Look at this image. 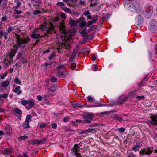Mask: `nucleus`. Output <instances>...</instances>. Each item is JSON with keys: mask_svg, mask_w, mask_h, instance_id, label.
<instances>
[{"mask_svg": "<svg viewBox=\"0 0 157 157\" xmlns=\"http://www.w3.org/2000/svg\"><path fill=\"white\" fill-rule=\"evenodd\" d=\"M94 19V20L92 21H89L87 23V25L88 26H89L91 25L93 23H95L98 20V16H95L93 17Z\"/></svg>", "mask_w": 157, "mask_h": 157, "instance_id": "16", "label": "nucleus"}, {"mask_svg": "<svg viewBox=\"0 0 157 157\" xmlns=\"http://www.w3.org/2000/svg\"><path fill=\"white\" fill-rule=\"evenodd\" d=\"M144 98V96L143 95L138 96L136 97V99L140 100V99H143Z\"/></svg>", "mask_w": 157, "mask_h": 157, "instance_id": "56", "label": "nucleus"}, {"mask_svg": "<svg viewBox=\"0 0 157 157\" xmlns=\"http://www.w3.org/2000/svg\"><path fill=\"white\" fill-rule=\"evenodd\" d=\"M23 127L24 128H29V123L25 121L23 124Z\"/></svg>", "mask_w": 157, "mask_h": 157, "instance_id": "32", "label": "nucleus"}, {"mask_svg": "<svg viewBox=\"0 0 157 157\" xmlns=\"http://www.w3.org/2000/svg\"><path fill=\"white\" fill-rule=\"evenodd\" d=\"M151 118L155 123V126L157 125V113L156 114L152 115L151 117Z\"/></svg>", "mask_w": 157, "mask_h": 157, "instance_id": "18", "label": "nucleus"}, {"mask_svg": "<svg viewBox=\"0 0 157 157\" xmlns=\"http://www.w3.org/2000/svg\"><path fill=\"white\" fill-rule=\"evenodd\" d=\"M87 99L89 101H92L93 100V98L90 95H89L87 97Z\"/></svg>", "mask_w": 157, "mask_h": 157, "instance_id": "60", "label": "nucleus"}, {"mask_svg": "<svg viewBox=\"0 0 157 157\" xmlns=\"http://www.w3.org/2000/svg\"><path fill=\"white\" fill-rule=\"evenodd\" d=\"M41 13V11H40V10H38L35 11L33 13V14L34 15H36L37 14H40Z\"/></svg>", "mask_w": 157, "mask_h": 157, "instance_id": "45", "label": "nucleus"}, {"mask_svg": "<svg viewBox=\"0 0 157 157\" xmlns=\"http://www.w3.org/2000/svg\"><path fill=\"white\" fill-rule=\"evenodd\" d=\"M31 116L30 115H27L25 121L29 123L31 121Z\"/></svg>", "mask_w": 157, "mask_h": 157, "instance_id": "30", "label": "nucleus"}, {"mask_svg": "<svg viewBox=\"0 0 157 157\" xmlns=\"http://www.w3.org/2000/svg\"><path fill=\"white\" fill-rule=\"evenodd\" d=\"M80 147L79 145L78 144H75L74 147L71 150V153L73 155L76 154H80L78 152L79 151Z\"/></svg>", "mask_w": 157, "mask_h": 157, "instance_id": "9", "label": "nucleus"}, {"mask_svg": "<svg viewBox=\"0 0 157 157\" xmlns=\"http://www.w3.org/2000/svg\"><path fill=\"white\" fill-rule=\"evenodd\" d=\"M40 2L39 1H34V3L33 4V5L34 6H39L40 5Z\"/></svg>", "mask_w": 157, "mask_h": 157, "instance_id": "34", "label": "nucleus"}, {"mask_svg": "<svg viewBox=\"0 0 157 157\" xmlns=\"http://www.w3.org/2000/svg\"><path fill=\"white\" fill-rule=\"evenodd\" d=\"M94 104L95 105L94 106V107H99L101 106V104L99 103V102H95L94 103Z\"/></svg>", "mask_w": 157, "mask_h": 157, "instance_id": "61", "label": "nucleus"}, {"mask_svg": "<svg viewBox=\"0 0 157 157\" xmlns=\"http://www.w3.org/2000/svg\"><path fill=\"white\" fill-rule=\"evenodd\" d=\"M14 2L16 3L15 6H14V7L16 8H18L20 7V6L21 5V3L20 2V0H15Z\"/></svg>", "mask_w": 157, "mask_h": 157, "instance_id": "20", "label": "nucleus"}, {"mask_svg": "<svg viewBox=\"0 0 157 157\" xmlns=\"http://www.w3.org/2000/svg\"><path fill=\"white\" fill-rule=\"evenodd\" d=\"M48 140V138L47 137L41 140L32 139L30 140L29 143L30 144H40L45 143Z\"/></svg>", "mask_w": 157, "mask_h": 157, "instance_id": "4", "label": "nucleus"}, {"mask_svg": "<svg viewBox=\"0 0 157 157\" xmlns=\"http://www.w3.org/2000/svg\"><path fill=\"white\" fill-rule=\"evenodd\" d=\"M7 33L4 32H1V37H2L3 36H7Z\"/></svg>", "mask_w": 157, "mask_h": 157, "instance_id": "54", "label": "nucleus"}, {"mask_svg": "<svg viewBox=\"0 0 157 157\" xmlns=\"http://www.w3.org/2000/svg\"><path fill=\"white\" fill-rule=\"evenodd\" d=\"M57 88V85L56 84H53L50 88L48 89V92L51 93V92H55Z\"/></svg>", "mask_w": 157, "mask_h": 157, "instance_id": "11", "label": "nucleus"}, {"mask_svg": "<svg viewBox=\"0 0 157 157\" xmlns=\"http://www.w3.org/2000/svg\"><path fill=\"white\" fill-rule=\"evenodd\" d=\"M86 32V27L84 29H83L82 31H81V32H80V33L82 34H85Z\"/></svg>", "mask_w": 157, "mask_h": 157, "instance_id": "53", "label": "nucleus"}, {"mask_svg": "<svg viewBox=\"0 0 157 157\" xmlns=\"http://www.w3.org/2000/svg\"><path fill=\"white\" fill-rule=\"evenodd\" d=\"M56 56L55 54L54 53H52L50 55L48 58L49 60L52 59L54 57Z\"/></svg>", "mask_w": 157, "mask_h": 157, "instance_id": "43", "label": "nucleus"}, {"mask_svg": "<svg viewBox=\"0 0 157 157\" xmlns=\"http://www.w3.org/2000/svg\"><path fill=\"white\" fill-rule=\"evenodd\" d=\"M79 3L80 5H83V6L85 5V3L83 1L80 0L79 1Z\"/></svg>", "mask_w": 157, "mask_h": 157, "instance_id": "62", "label": "nucleus"}, {"mask_svg": "<svg viewBox=\"0 0 157 157\" xmlns=\"http://www.w3.org/2000/svg\"><path fill=\"white\" fill-rule=\"evenodd\" d=\"M14 91V92L17 93V95H20L22 93V91L20 90V87L19 86L16 87Z\"/></svg>", "mask_w": 157, "mask_h": 157, "instance_id": "19", "label": "nucleus"}, {"mask_svg": "<svg viewBox=\"0 0 157 157\" xmlns=\"http://www.w3.org/2000/svg\"><path fill=\"white\" fill-rule=\"evenodd\" d=\"M95 130V129L93 128H89L86 131V132H93Z\"/></svg>", "mask_w": 157, "mask_h": 157, "instance_id": "48", "label": "nucleus"}, {"mask_svg": "<svg viewBox=\"0 0 157 157\" xmlns=\"http://www.w3.org/2000/svg\"><path fill=\"white\" fill-rule=\"evenodd\" d=\"M60 17L64 19H65L66 18V14L63 13H61L60 14Z\"/></svg>", "mask_w": 157, "mask_h": 157, "instance_id": "46", "label": "nucleus"}, {"mask_svg": "<svg viewBox=\"0 0 157 157\" xmlns=\"http://www.w3.org/2000/svg\"><path fill=\"white\" fill-rule=\"evenodd\" d=\"M38 32V30L37 29L33 31L32 34L31 35V38L33 39H37L40 36V35L39 34H36Z\"/></svg>", "mask_w": 157, "mask_h": 157, "instance_id": "10", "label": "nucleus"}, {"mask_svg": "<svg viewBox=\"0 0 157 157\" xmlns=\"http://www.w3.org/2000/svg\"><path fill=\"white\" fill-rule=\"evenodd\" d=\"M62 8L65 12L69 13H71V11L70 9L66 7H62Z\"/></svg>", "mask_w": 157, "mask_h": 157, "instance_id": "31", "label": "nucleus"}, {"mask_svg": "<svg viewBox=\"0 0 157 157\" xmlns=\"http://www.w3.org/2000/svg\"><path fill=\"white\" fill-rule=\"evenodd\" d=\"M136 156L133 153H131L128 156V157H135Z\"/></svg>", "mask_w": 157, "mask_h": 157, "instance_id": "64", "label": "nucleus"}, {"mask_svg": "<svg viewBox=\"0 0 157 157\" xmlns=\"http://www.w3.org/2000/svg\"><path fill=\"white\" fill-rule=\"evenodd\" d=\"M75 21L73 20H71L69 21V24L71 26H73L75 25Z\"/></svg>", "mask_w": 157, "mask_h": 157, "instance_id": "40", "label": "nucleus"}, {"mask_svg": "<svg viewBox=\"0 0 157 157\" xmlns=\"http://www.w3.org/2000/svg\"><path fill=\"white\" fill-rule=\"evenodd\" d=\"M28 104L29 106L28 107H26V108L28 110H29L30 109V108L33 107L35 105V103H34V102L31 101H28Z\"/></svg>", "mask_w": 157, "mask_h": 157, "instance_id": "17", "label": "nucleus"}, {"mask_svg": "<svg viewBox=\"0 0 157 157\" xmlns=\"http://www.w3.org/2000/svg\"><path fill=\"white\" fill-rule=\"evenodd\" d=\"M142 145L141 142L140 141L137 142L135 145L133 146L132 148V149L135 152L138 151L139 149L140 148Z\"/></svg>", "mask_w": 157, "mask_h": 157, "instance_id": "6", "label": "nucleus"}, {"mask_svg": "<svg viewBox=\"0 0 157 157\" xmlns=\"http://www.w3.org/2000/svg\"><path fill=\"white\" fill-rule=\"evenodd\" d=\"M153 13V8L150 7L147 10L144 12V15L145 17L147 19L150 17Z\"/></svg>", "mask_w": 157, "mask_h": 157, "instance_id": "5", "label": "nucleus"}, {"mask_svg": "<svg viewBox=\"0 0 157 157\" xmlns=\"http://www.w3.org/2000/svg\"><path fill=\"white\" fill-rule=\"evenodd\" d=\"M14 81L15 82L18 84H20L21 82L20 80L18 78H15Z\"/></svg>", "mask_w": 157, "mask_h": 157, "instance_id": "35", "label": "nucleus"}, {"mask_svg": "<svg viewBox=\"0 0 157 157\" xmlns=\"http://www.w3.org/2000/svg\"><path fill=\"white\" fill-rule=\"evenodd\" d=\"M60 30L61 32L65 34L66 33V29L65 25L63 23H61L60 25Z\"/></svg>", "mask_w": 157, "mask_h": 157, "instance_id": "14", "label": "nucleus"}, {"mask_svg": "<svg viewBox=\"0 0 157 157\" xmlns=\"http://www.w3.org/2000/svg\"><path fill=\"white\" fill-rule=\"evenodd\" d=\"M3 152L4 154L10 155L11 153V151L9 149H6L3 150Z\"/></svg>", "mask_w": 157, "mask_h": 157, "instance_id": "26", "label": "nucleus"}, {"mask_svg": "<svg viewBox=\"0 0 157 157\" xmlns=\"http://www.w3.org/2000/svg\"><path fill=\"white\" fill-rule=\"evenodd\" d=\"M27 138L28 136H24L19 137H18V139L21 140H25V139H26Z\"/></svg>", "mask_w": 157, "mask_h": 157, "instance_id": "33", "label": "nucleus"}, {"mask_svg": "<svg viewBox=\"0 0 157 157\" xmlns=\"http://www.w3.org/2000/svg\"><path fill=\"white\" fill-rule=\"evenodd\" d=\"M76 64L75 63H73L71 64V68L73 70L74 69L75 67H76Z\"/></svg>", "mask_w": 157, "mask_h": 157, "instance_id": "63", "label": "nucleus"}, {"mask_svg": "<svg viewBox=\"0 0 157 157\" xmlns=\"http://www.w3.org/2000/svg\"><path fill=\"white\" fill-rule=\"evenodd\" d=\"M69 118L68 117H65L63 119V121L64 122H67L69 121Z\"/></svg>", "mask_w": 157, "mask_h": 157, "instance_id": "58", "label": "nucleus"}, {"mask_svg": "<svg viewBox=\"0 0 157 157\" xmlns=\"http://www.w3.org/2000/svg\"><path fill=\"white\" fill-rule=\"evenodd\" d=\"M54 27L52 24L50 23L49 26L48 27V29L47 30V32L48 33L51 34L53 32V29Z\"/></svg>", "mask_w": 157, "mask_h": 157, "instance_id": "13", "label": "nucleus"}, {"mask_svg": "<svg viewBox=\"0 0 157 157\" xmlns=\"http://www.w3.org/2000/svg\"><path fill=\"white\" fill-rule=\"evenodd\" d=\"M127 97L125 95H122L119 98V101L120 103H122L125 101L127 100Z\"/></svg>", "mask_w": 157, "mask_h": 157, "instance_id": "12", "label": "nucleus"}, {"mask_svg": "<svg viewBox=\"0 0 157 157\" xmlns=\"http://www.w3.org/2000/svg\"><path fill=\"white\" fill-rule=\"evenodd\" d=\"M77 123H83V120H81L80 119H76L75 121H73L72 122V124L73 125H75Z\"/></svg>", "mask_w": 157, "mask_h": 157, "instance_id": "29", "label": "nucleus"}, {"mask_svg": "<svg viewBox=\"0 0 157 157\" xmlns=\"http://www.w3.org/2000/svg\"><path fill=\"white\" fill-rule=\"evenodd\" d=\"M86 24V23L84 21H82L80 23L79 26L81 27H83L85 26Z\"/></svg>", "mask_w": 157, "mask_h": 157, "instance_id": "42", "label": "nucleus"}, {"mask_svg": "<svg viewBox=\"0 0 157 157\" xmlns=\"http://www.w3.org/2000/svg\"><path fill=\"white\" fill-rule=\"evenodd\" d=\"M93 70L94 71H96L98 69V66L96 65H93Z\"/></svg>", "mask_w": 157, "mask_h": 157, "instance_id": "55", "label": "nucleus"}, {"mask_svg": "<svg viewBox=\"0 0 157 157\" xmlns=\"http://www.w3.org/2000/svg\"><path fill=\"white\" fill-rule=\"evenodd\" d=\"M110 112H111L110 111H105V112L100 113L98 114L99 116H101V115H107L108 114H110Z\"/></svg>", "mask_w": 157, "mask_h": 157, "instance_id": "39", "label": "nucleus"}, {"mask_svg": "<svg viewBox=\"0 0 157 157\" xmlns=\"http://www.w3.org/2000/svg\"><path fill=\"white\" fill-rule=\"evenodd\" d=\"M18 48L15 46L13 47V51L11 52V55L12 56H13L15 55V54L16 53V51L17 50Z\"/></svg>", "mask_w": 157, "mask_h": 157, "instance_id": "21", "label": "nucleus"}, {"mask_svg": "<svg viewBox=\"0 0 157 157\" xmlns=\"http://www.w3.org/2000/svg\"><path fill=\"white\" fill-rule=\"evenodd\" d=\"M13 29V28L10 25L8 26V28L7 29V31L8 33H10Z\"/></svg>", "mask_w": 157, "mask_h": 157, "instance_id": "52", "label": "nucleus"}, {"mask_svg": "<svg viewBox=\"0 0 157 157\" xmlns=\"http://www.w3.org/2000/svg\"><path fill=\"white\" fill-rule=\"evenodd\" d=\"M6 134L7 135H10L11 134V129L10 127H7L6 128Z\"/></svg>", "mask_w": 157, "mask_h": 157, "instance_id": "28", "label": "nucleus"}, {"mask_svg": "<svg viewBox=\"0 0 157 157\" xmlns=\"http://www.w3.org/2000/svg\"><path fill=\"white\" fill-rule=\"evenodd\" d=\"M149 30L151 32H154L157 29V22L155 20H151L150 23Z\"/></svg>", "mask_w": 157, "mask_h": 157, "instance_id": "3", "label": "nucleus"}, {"mask_svg": "<svg viewBox=\"0 0 157 157\" xmlns=\"http://www.w3.org/2000/svg\"><path fill=\"white\" fill-rule=\"evenodd\" d=\"M72 106L74 108H80L81 107V105L78 103H74L72 104Z\"/></svg>", "mask_w": 157, "mask_h": 157, "instance_id": "24", "label": "nucleus"}, {"mask_svg": "<svg viewBox=\"0 0 157 157\" xmlns=\"http://www.w3.org/2000/svg\"><path fill=\"white\" fill-rule=\"evenodd\" d=\"M64 67V65H63V64H61V65H59L57 67V69H62Z\"/></svg>", "mask_w": 157, "mask_h": 157, "instance_id": "59", "label": "nucleus"}, {"mask_svg": "<svg viewBox=\"0 0 157 157\" xmlns=\"http://www.w3.org/2000/svg\"><path fill=\"white\" fill-rule=\"evenodd\" d=\"M14 14H19L22 13V12H21V11L18 10L17 9H14Z\"/></svg>", "mask_w": 157, "mask_h": 157, "instance_id": "37", "label": "nucleus"}, {"mask_svg": "<svg viewBox=\"0 0 157 157\" xmlns=\"http://www.w3.org/2000/svg\"><path fill=\"white\" fill-rule=\"evenodd\" d=\"M8 93H3L2 94V96L3 98L5 99L8 97Z\"/></svg>", "mask_w": 157, "mask_h": 157, "instance_id": "50", "label": "nucleus"}, {"mask_svg": "<svg viewBox=\"0 0 157 157\" xmlns=\"http://www.w3.org/2000/svg\"><path fill=\"white\" fill-rule=\"evenodd\" d=\"M57 79L54 76H52L51 78V81L53 82H56Z\"/></svg>", "mask_w": 157, "mask_h": 157, "instance_id": "41", "label": "nucleus"}, {"mask_svg": "<svg viewBox=\"0 0 157 157\" xmlns=\"http://www.w3.org/2000/svg\"><path fill=\"white\" fill-rule=\"evenodd\" d=\"M110 16L109 14H107L103 17V18L107 20L109 18Z\"/></svg>", "mask_w": 157, "mask_h": 157, "instance_id": "51", "label": "nucleus"}, {"mask_svg": "<svg viewBox=\"0 0 157 157\" xmlns=\"http://www.w3.org/2000/svg\"><path fill=\"white\" fill-rule=\"evenodd\" d=\"M114 117L115 119L119 121H122L123 120V119L122 117H119L117 115H115Z\"/></svg>", "mask_w": 157, "mask_h": 157, "instance_id": "38", "label": "nucleus"}, {"mask_svg": "<svg viewBox=\"0 0 157 157\" xmlns=\"http://www.w3.org/2000/svg\"><path fill=\"white\" fill-rule=\"evenodd\" d=\"M153 151L152 150H151L150 148L147 149H141V151L139 152L140 155H149L151 154Z\"/></svg>", "mask_w": 157, "mask_h": 157, "instance_id": "7", "label": "nucleus"}, {"mask_svg": "<svg viewBox=\"0 0 157 157\" xmlns=\"http://www.w3.org/2000/svg\"><path fill=\"white\" fill-rule=\"evenodd\" d=\"M9 84V81L7 80H6L2 83L1 86H2L3 87H6L8 86Z\"/></svg>", "mask_w": 157, "mask_h": 157, "instance_id": "27", "label": "nucleus"}, {"mask_svg": "<svg viewBox=\"0 0 157 157\" xmlns=\"http://www.w3.org/2000/svg\"><path fill=\"white\" fill-rule=\"evenodd\" d=\"M17 37V45L20 47L21 45L27 44L30 40V39L28 36L24 38H20L18 35L16 34Z\"/></svg>", "mask_w": 157, "mask_h": 157, "instance_id": "1", "label": "nucleus"}, {"mask_svg": "<svg viewBox=\"0 0 157 157\" xmlns=\"http://www.w3.org/2000/svg\"><path fill=\"white\" fill-rule=\"evenodd\" d=\"M55 65V62L53 61L47 62L42 65L43 68L45 69L51 68Z\"/></svg>", "mask_w": 157, "mask_h": 157, "instance_id": "8", "label": "nucleus"}, {"mask_svg": "<svg viewBox=\"0 0 157 157\" xmlns=\"http://www.w3.org/2000/svg\"><path fill=\"white\" fill-rule=\"evenodd\" d=\"M118 131L119 132L123 133L125 131V129L124 128H120L118 129Z\"/></svg>", "mask_w": 157, "mask_h": 157, "instance_id": "49", "label": "nucleus"}, {"mask_svg": "<svg viewBox=\"0 0 157 157\" xmlns=\"http://www.w3.org/2000/svg\"><path fill=\"white\" fill-rule=\"evenodd\" d=\"M73 29V30L71 29V30L70 32V35L71 36H74L75 35L76 32L77 31L76 29L75 28H74Z\"/></svg>", "mask_w": 157, "mask_h": 157, "instance_id": "25", "label": "nucleus"}, {"mask_svg": "<svg viewBox=\"0 0 157 157\" xmlns=\"http://www.w3.org/2000/svg\"><path fill=\"white\" fill-rule=\"evenodd\" d=\"M14 111L16 113L19 115H20L22 114V111L19 108H14Z\"/></svg>", "mask_w": 157, "mask_h": 157, "instance_id": "23", "label": "nucleus"}, {"mask_svg": "<svg viewBox=\"0 0 157 157\" xmlns=\"http://www.w3.org/2000/svg\"><path fill=\"white\" fill-rule=\"evenodd\" d=\"M52 127L54 129H56L57 127V125L55 123H53L52 124Z\"/></svg>", "mask_w": 157, "mask_h": 157, "instance_id": "57", "label": "nucleus"}, {"mask_svg": "<svg viewBox=\"0 0 157 157\" xmlns=\"http://www.w3.org/2000/svg\"><path fill=\"white\" fill-rule=\"evenodd\" d=\"M56 5L58 6H62L65 5L64 3L62 2H58L56 3Z\"/></svg>", "mask_w": 157, "mask_h": 157, "instance_id": "44", "label": "nucleus"}, {"mask_svg": "<svg viewBox=\"0 0 157 157\" xmlns=\"http://www.w3.org/2000/svg\"><path fill=\"white\" fill-rule=\"evenodd\" d=\"M47 26V23L45 22H44L38 27V29L42 31H44L46 29Z\"/></svg>", "mask_w": 157, "mask_h": 157, "instance_id": "15", "label": "nucleus"}, {"mask_svg": "<svg viewBox=\"0 0 157 157\" xmlns=\"http://www.w3.org/2000/svg\"><path fill=\"white\" fill-rule=\"evenodd\" d=\"M77 53V51L76 50H74L70 57V59L71 60H73L75 58L76 56L75 54Z\"/></svg>", "mask_w": 157, "mask_h": 157, "instance_id": "22", "label": "nucleus"}, {"mask_svg": "<svg viewBox=\"0 0 157 157\" xmlns=\"http://www.w3.org/2000/svg\"><path fill=\"white\" fill-rule=\"evenodd\" d=\"M147 123L148 125H150L151 124L153 126H155V123H154V121H152V120H151V121H148L147 122Z\"/></svg>", "mask_w": 157, "mask_h": 157, "instance_id": "36", "label": "nucleus"}, {"mask_svg": "<svg viewBox=\"0 0 157 157\" xmlns=\"http://www.w3.org/2000/svg\"><path fill=\"white\" fill-rule=\"evenodd\" d=\"M28 101L27 100H24L21 101V103L22 105H25L27 104H28Z\"/></svg>", "mask_w": 157, "mask_h": 157, "instance_id": "47", "label": "nucleus"}, {"mask_svg": "<svg viewBox=\"0 0 157 157\" xmlns=\"http://www.w3.org/2000/svg\"><path fill=\"white\" fill-rule=\"evenodd\" d=\"M93 117L94 116L92 114L90 113L86 114L82 117V119H83V123H91V120L93 119Z\"/></svg>", "mask_w": 157, "mask_h": 157, "instance_id": "2", "label": "nucleus"}]
</instances>
